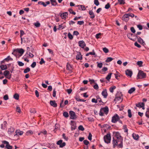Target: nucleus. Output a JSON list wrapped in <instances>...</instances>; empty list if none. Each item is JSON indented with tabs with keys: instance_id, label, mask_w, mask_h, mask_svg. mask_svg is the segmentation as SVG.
Returning <instances> with one entry per match:
<instances>
[{
	"instance_id": "obj_15",
	"label": "nucleus",
	"mask_w": 149,
	"mask_h": 149,
	"mask_svg": "<svg viewBox=\"0 0 149 149\" xmlns=\"http://www.w3.org/2000/svg\"><path fill=\"white\" fill-rule=\"evenodd\" d=\"M76 59L77 60H81L82 59V56L80 52H78L76 56Z\"/></svg>"
},
{
	"instance_id": "obj_36",
	"label": "nucleus",
	"mask_w": 149,
	"mask_h": 149,
	"mask_svg": "<svg viewBox=\"0 0 149 149\" xmlns=\"http://www.w3.org/2000/svg\"><path fill=\"white\" fill-rule=\"evenodd\" d=\"M30 71V68L29 67H27L26 69L24 70V73H26Z\"/></svg>"
},
{
	"instance_id": "obj_21",
	"label": "nucleus",
	"mask_w": 149,
	"mask_h": 149,
	"mask_svg": "<svg viewBox=\"0 0 149 149\" xmlns=\"http://www.w3.org/2000/svg\"><path fill=\"white\" fill-rule=\"evenodd\" d=\"M14 131L15 129L13 127H11L8 129V133L9 134H11L14 132Z\"/></svg>"
},
{
	"instance_id": "obj_6",
	"label": "nucleus",
	"mask_w": 149,
	"mask_h": 149,
	"mask_svg": "<svg viewBox=\"0 0 149 149\" xmlns=\"http://www.w3.org/2000/svg\"><path fill=\"white\" fill-rule=\"evenodd\" d=\"M123 100V97L122 95L118 96L117 95L115 97L114 101L116 103L118 102L119 103L122 101Z\"/></svg>"
},
{
	"instance_id": "obj_55",
	"label": "nucleus",
	"mask_w": 149,
	"mask_h": 149,
	"mask_svg": "<svg viewBox=\"0 0 149 149\" xmlns=\"http://www.w3.org/2000/svg\"><path fill=\"white\" fill-rule=\"evenodd\" d=\"M4 60H6L7 61H8L9 60L12 61L13 60V58H11L10 56H8L6 58L4 59Z\"/></svg>"
},
{
	"instance_id": "obj_28",
	"label": "nucleus",
	"mask_w": 149,
	"mask_h": 149,
	"mask_svg": "<svg viewBox=\"0 0 149 149\" xmlns=\"http://www.w3.org/2000/svg\"><path fill=\"white\" fill-rule=\"evenodd\" d=\"M135 90V88L134 87H132L128 91V93L131 94Z\"/></svg>"
},
{
	"instance_id": "obj_45",
	"label": "nucleus",
	"mask_w": 149,
	"mask_h": 149,
	"mask_svg": "<svg viewBox=\"0 0 149 149\" xmlns=\"http://www.w3.org/2000/svg\"><path fill=\"white\" fill-rule=\"evenodd\" d=\"M103 52L105 53H107L109 52V49L106 47H104L102 49Z\"/></svg>"
},
{
	"instance_id": "obj_46",
	"label": "nucleus",
	"mask_w": 149,
	"mask_h": 149,
	"mask_svg": "<svg viewBox=\"0 0 149 149\" xmlns=\"http://www.w3.org/2000/svg\"><path fill=\"white\" fill-rule=\"evenodd\" d=\"M63 115L65 118H68L69 116L68 113L67 112H64L63 113Z\"/></svg>"
},
{
	"instance_id": "obj_18",
	"label": "nucleus",
	"mask_w": 149,
	"mask_h": 149,
	"mask_svg": "<svg viewBox=\"0 0 149 149\" xmlns=\"http://www.w3.org/2000/svg\"><path fill=\"white\" fill-rule=\"evenodd\" d=\"M68 15V13L67 12H65L61 13L60 15V16L63 19H66Z\"/></svg>"
},
{
	"instance_id": "obj_41",
	"label": "nucleus",
	"mask_w": 149,
	"mask_h": 149,
	"mask_svg": "<svg viewBox=\"0 0 149 149\" xmlns=\"http://www.w3.org/2000/svg\"><path fill=\"white\" fill-rule=\"evenodd\" d=\"M38 4L42 5L44 7H46L47 4L44 2L42 1H40L38 2Z\"/></svg>"
},
{
	"instance_id": "obj_60",
	"label": "nucleus",
	"mask_w": 149,
	"mask_h": 149,
	"mask_svg": "<svg viewBox=\"0 0 149 149\" xmlns=\"http://www.w3.org/2000/svg\"><path fill=\"white\" fill-rule=\"evenodd\" d=\"M110 7V5L109 3H108L105 6V8L106 9H108Z\"/></svg>"
},
{
	"instance_id": "obj_37",
	"label": "nucleus",
	"mask_w": 149,
	"mask_h": 149,
	"mask_svg": "<svg viewBox=\"0 0 149 149\" xmlns=\"http://www.w3.org/2000/svg\"><path fill=\"white\" fill-rule=\"evenodd\" d=\"M123 129L124 130V131L125 132H128V130L127 128V126L126 125H124L123 126Z\"/></svg>"
},
{
	"instance_id": "obj_44",
	"label": "nucleus",
	"mask_w": 149,
	"mask_h": 149,
	"mask_svg": "<svg viewBox=\"0 0 149 149\" xmlns=\"http://www.w3.org/2000/svg\"><path fill=\"white\" fill-rule=\"evenodd\" d=\"M97 66L100 68H101L102 66V63H99L98 62H97Z\"/></svg>"
},
{
	"instance_id": "obj_2",
	"label": "nucleus",
	"mask_w": 149,
	"mask_h": 149,
	"mask_svg": "<svg viewBox=\"0 0 149 149\" xmlns=\"http://www.w3.org/2000/svg\"><path fill=\"white\" fill-rule=\"evenodd\" d=\"M109 108L108 107H104L100 109L99 114L100 116H104V113L107 114L108 113Z\"/></svg>"
},
{
	"instance_id": "obj_52",
	"label": "nucleus",
	"mask_w": 149,
	"mask_h": 149,
	"mask_svg": "<svg viewBox=\"0 0 149 149\" xmlns=\"http://www.w3.org/2000/svg\"><path fill=\"white\" fill-rule=\"evenodd\" d=\"M30 111L31 113H36V111L34 109H31Z\"/></svg>"
},
{
	"instance_id": "obj_4",
	"label": "nucleus",
	"mask_w": 149,
	"mask_h": 149,
	"mask_svg": "<svg viewBox=\"0 0 149 149\" xmlns=\"http://www.w3.org/2000/svg\"><path fill=\"white\" fill-rule=\"evenodd\" d=\"M104 139L105 142L107 143H110L111 137L110 134H107L104 136Z\"/></svg>"
},
{
	"instance_id": "obj_49",
	"label": "nucleus",
	"mask_w": 149,
	"mask_h": 149,
	"mask_svg": "<svg viewBox=\"0 0 149 149\" xmlns=\"http://www.w3.org/2000/svg\"><path fill=\"white\" fill-rule=\"evenodd\" d=\"M33 133V132L31 130H29L26 133V135H28L29 134H32Z\"/></svg>"
},
{
	"instance_id": "obj_51",
	"label": "nucleus",
	"mask_w": 149,
	"mask_h": 149,
	"mask_svg": "<svg viewBox=\"0 0 149 149\" xmlns=\"http://www.w3.org/2000/svg\"><path fill=\"white\" fill-rule=\"evenodd\" d=\"M118 1L120 4H124L125 3L124 0H118Z\"/></svg>"
},
{
	"instance_id": "obj_53",
	"label": "nucleus",
	"mask_w": 149,
	"mask_h": 149,
	"mask_svg": "<svg viewBox=\"0 0 149 149\" xmlns=\"http://www.w3.org/2000/svg\"><path fill=\"white\" fill-rule=\"evenodd\" d=\"M78 129L79 130L83 131L84 130V128L82 125H80L78 127Z\"/></svg>"
},
{
	"instance_id": "obj_31",
	"label": "nucleus",
	"mask_w": 149,
	"mask_h": 149,
	"mask_svg": "<svg viewBox=\"0 0 149 149\" xmlns=\"http://www.w3.org/2000/svg\"><path fill=\"white\" fill-rule=\"evenodd\" d=\"M66 66L67 70H72V67L68 63H67Z\"/></svg>"
},
{
	"instance_id": "obj_50",
	"label": "nucleus",
	"mask_w": 149,
	"mask_h": 149,
	"mask_svg": "<svg viewBox=\"0 0 149 149\" xmlns=\"http://www.w3.org/2000/svg\"><path fill=\"white\" fill-rule=\"evenodd\" d=\"M16 111L19 113H21V109L18 106H17L16 107Z\"/></svg>"
},
{
	"instance_id": "obj_19",
	"label": "nucleus",
	"mask_w": 149,
	"mask_h": 149,
	"mask_svg": "<svg viewBox=\"0 0 149 149\" xmlns=\"http://www.w3.org/2000/svg\"><path fill=\"white\" fill-rule=\"evenodd\" d=\"M16 134L14 135V136L15 135H22L23 134V132L22 131H20L19 130H16L15 131Z\"/></svg>"
},
{
	"instance_id": "obj_47",
	"label": "nucleus",
	"mask_w": 149,
	"mask_h": 149,
	"mask_svg": "<svg viewBox=\"0 0 149 149\" xmlns=\"http://www.w3.org/2000/svg\"><path fill=\"white\" fill-rule=\"evenodd\" d=\"M89 54L91 55H94L95 57L97 56V55L95 54L94 49L93 50L92 52H89Z\"/></svg>"
},
{
	"instance_id": "obj_63",
	"label": "nucleus",
	"mask_w": 149,
	"mask_h": 149,
	"mask_svg": "<svg viewBox=\"0 0 149 149\" xmlns=\"http://www.w3.org/2000/svg\"><path fill=\"white\" fill-rule=\"evenodd\" d=\"M63 138L65 140L67 141L68 139V138L66 137L65 134L63 133L62 134Z\"/></svg>"
},
{
	"instance_id": "obj_33",
	"label": "nucleus",
	"mask_w": 149,
	"mask_h": 149,
	"mask_svg": "<svg viewBox=\"0 0 149 149\" xmlns=\"http://www.w3.org/2000/svg\"><path fill=\"white\" fill-rule=\"evenodd\" d=\"M10 74V72L9 71L6 70H5V71L4 72L3 74L4 75V76L6 77L8 75Z\"/></svg>"
},
{
	"instance_id": "obj_54",
	"label": "nucleus",
	"mask_w": 149,
	"mask_h": 149,
	"mask_svg": "<svg viewBox=\"0 0 149 149\" xmlns=\"http://www.w3.org/2000/svg\"><path fill=\"white\" fill-rule=\"evenodd\" d=\"M114 75L115 76L116 78L118 79V77L120 76L119 73L117 72H116V73L114 74Z\"/></svg>"
},
{
	"instance_id": "obj_26",
	"label": "nucleus",
	"mask_w": 149,
	"mask_h": 149,
	"mask_svg": "<svg viewBox=\"0 0 149 149\" xmlns=\"http://www.w3.org/2000/svg\"><path fill=\"white\" fill-rule=\"evenodd\" d=\"M51 2V3L52 6H56L57 5V3L56 0H50Z\"/></svg>"
},
{
	"instance_id": "obj_3",
	"label": "nucleus",
	"mask_w": 149,
	"mask_h": 149,
	"mask_svg": "<svg viewBox=\"0 0 149 149\" xmlns=\"http://www.w3.org/2000/svg\"><path fill=\"white\" fill-rule=\"evenodd\" d=\"M146 77V74L141 70L139 71L138 74L137 75V79H141L145 78Z\"/></svg>"
},
{
	"instance_id": "obj_56",
	"label": "nucleus",
	"mask_w": 149,
	"mask_h": 149,
	"mask_svg": "<svg viewBox=\"0 0 149 149\" xmlns=\"http://www.w3.org/2000/svg\"><path fill=\"white\" fill-rule=\"evenodd\" d=\"M94 3L96 6H98L99 5V2L98 0H94Z\"/></svg>"
},
{
	"instance_id": "obj_22",
	"label": "nucleus",
	"mask_w": 149,
	"mask_h": 149,
	"mask_svg": "<svg viewBox=\"0 0 149 149\" xmlns=\"http://www.w3.org/2000/svg\"><path fill=\"white\" fill-rule=\"evenodd\" d=\"M89 14L90 15V17L91 18L93 19L95 17V15L92 10H90L89 11Z\"/></svg>"
},
{
	"instance_id": "obj_14",
	"label": "nucleus",
	"mask_w": 149,
	"mask_h": 149,
	"mask_svg": "<svg viewBox=\"0 0 149 149\" xmlns=\"http://www.w3.org/2000/svg\"><path fill=\"white\" fill-rule=\"evenodd\" d=\"M134 35H133L132 33H129L127 35L128 38L130 40L134 41L135 40V37L134 36Z\"/></svg>"
},
{
	"instance_id": "obj_39",
	"label": "nucleus",
	"mask_w": 149,
	"mask_h": 149,
	"mask_svg": "<svg viewBox=\"0 0 149 149\" xmlns=\"http://www.w3.org/2000/svg\"><path fill=\"white\" fill-rule=\"evenodd\" d=\"M143 62L142 61H138L137 62L136 64H137V65L139 66V67H141L142 66V65L143 64Z\"/></svg>"
},
{
	"instance_id": "obj_35",
	"label": "nucleus",
	"mask_w": 149,
	"mask_h": 149,
	"mask_svg": "<svg viewBox=\"0 0 149 149\" xmlns=\"http://www.w3.org/2000/svg\"><path fill=\"white\" fill-rule=\"evenodd\" d=\"M78 6H79V9L80 10H85V6L83 5H79Z\"/></svg>"
},
{
	"instance_id": "obj_43",
	"label": "nucleus",
	"mask_w": 149,
	"mask_h": 149,
	"mask_svg": "<svg viewBox=\"0 0 149 149\" xmlns=\"http://www.w3.org/2000/svg\"><path fill=\"white\" fill-rule=\"evenodd\" d=\"M127 112L128 113V116L129 118H131L132 117V114L131 113V110L130 109L128 110Z\"/></svg>"
},
{
	"instance_id": "obj_38",
	"label": "nucleus",
	"mask_w": 149,
	"mask_h": 149,
	"mask_svg": "<svg viewBox=\"0 0 149 149\" xmlns=\"http://www.w3.org/2000/svg\"><path fill=\"white\" fill-rule=\"evenodd\" d=\"M145 115L147 118H149V108L147 109Z\"/></svg>"
},
{
	"instance_id": "obj_58",
	"label": "nucleus",
	"mask_w": 149,
	"mask_h": 149,
	"mask_svg": "<svg viewBox=\"0 0 149 149\" xmlns=\"http://www.w3.org/2000/svg\"><path fill=\"white\" fill-rule=\"evenodd\" d=\"M69 11L70 12V13L73 14L74 15H75L76 14V13L73 11L72 9H69Z\"/></svg>"
},
{
	"instance_id": "obj_17",
	"label": "nucleus",
	"mask_w": 149,
	"mask_h": 149,
	"mask_svg": "<svg viewBox=\"0 0 149 149\" xmlns=\"http://www.w3.org/2000/svg\"><path fill=\"white\" fill-rule=\"evenodd\" d=\"M125 74L131 77L132 74V72L131 70H127L125 71Z\"/></svg>"
},
{
	"instance_id": "obj_61",
	"label": "nucleus",
	"mask_w": 149,
	"mask_h": 149,
	"mask_svg": "<svg viewBox=\"0 0 149 149\" xmlns=\"http://www.w3.org/2000/svg\"><path fill=\"white\" fill-rule=\"evenodd\" d=\"M36 65V63L35 62H33L31 65V66L32 68H33Z\"/></svg>"
},
{
	"instance_id": "obj_23",
	"label": "nucleus",
	"mask_w": 149,
	"mask_h": 149,
	"mask_svg": "<svg viewBox=\"0 0 149 149\" xmlns=\"http://www.w3.org/2000/svg\"><path fill=\"white\" fill-rule=\"evenodd\" d=\"M7 123L6 121H4L3 124L1 125V128L2 129H4L6 128Z\"/></svg>"
},
{
	"instance_id": "obj_40",
	"label": "nucleus",
	"mask_w": 149,
	"mask_h": 149,
	"mask_svg": "<svg viewBox=\"0 0 149 149\" xmlns=\"http://www.w3.org/2000/svg\"><path fill=\"white\" fill-rule=\"evenodd\" d=\"M19 95L17 93L15 94L13 96V97L16 100H18L19 99Z\"/></svg>"
},
{
	"instance_id": "obj_8",
	"label": "nucleus",
	"mask_w": 149,
	"mask_h": 149,
	"mask_svg": "<svg viewBox=\"0 0 149 149\" xmlns=\"http://www.w3.org/2000/svg\"><path fill=\"white\" fill-rule=\"evenodd\" d=\"M135 37V39L136 40V38L138 39V41L141 44L144 45L145 44L143 40L140 37H138L136 35H134Z\"/></svg>"
},
{
	"instance_id": "obj_9",
	"label": "nucleus",
	"mask_w": 149,
	"mask_h": 149,
	"mask_svg": "<svg viewBox=\"0 0 149 149\" xmlns=\"http://www.w3.org/2000/svg\"><path fill=\"white\" fill-rule=\"evenodd\" d=\"M4 144H5L6 146L5 148L7 149H12L13 146L10 145L9 144V143L6 141H4L2 142Z\"/></svg>"
},
{
	"instance_id": "obj_29",
	"label": "nucleus",
	"mask_w": 149,
	"mask_h": 149,
	"mask_svg": "<svg viewBox=\"0 0 149 149\" xmlns=\"http://www.w3.org/2000/svg\"><path fill=\"white\" fill-rule=\"evenodd\" d=\"M132 136L133 139L136 140H138L139 137L138 134H134V133L132 134Z\"/></svg>"
},
{
	"instance_id": "obj_32",
	"label": "nucleus",
	"mask_w": 149,
	"mask_h": 149,
	"mask_svg": "<svg viewBox=\"0 0 149 149\" xmlns=\"http://www.w3.org/2000/svg\"><path fill=\"white\" fill-rule=\"evenodd\" d=\"M116 88V87L115 86H113L109 88L110 91L112 93H113L114 91V90Z\"/></svg>"
},
{
	"instance_id": "obj_59",
	"label": "nucleus",
	"mask_w": 149,
	"mask_h": 149,
	"mask_svg": "<svg viewBox=\"0 0 149 149\" xmlns=\"http://www.w3.org/2000/svg\"><path fill=\"white\" fill-rule=\"evenodd\" d=\"M18 65L20 66H22L24 65V63L21 61H18L17 62Z\"/></svg>"
},
{
	"instance_id": "obj_42",
	"label": "nucleus",
	"mask_w": 149,
	"mask_h": 149,
	"mask_svg": "<svg viewBox=\"0 0 149 149\" xmlns=\"http://www.w3.org/2000/svg\"><path fill=\"white\" fill-rule=\"evenodd\" d=\"M112 74V73H109L108 74V75L106 77V79L107 80H109L111 79V75Z\"/></svg>"
},
{
	"instance_id": "obj_11",
	"label": "nucleus",
	"mask_w": 149,
	"mask_h": 149,
	"mask_svg": "<svg viewBox=\"0 0 149 149\" xmlns=\"http://www.w3.org/2000/svg\"><path fill=\"white\" fill-rule=\"evenodd\" d=\"M101 94L104 98H107L108 95L107 89H104L102 92Z\"/></svg>"
},
{
	"instance_id": "obj_30",
	"label": "nucleus",
	"mask_w": 149,
	"mask_h": 149,
	"mask_svg": "<svg viewBox=\"0 0 149 149\" xmlns=\"http://www.w3.org/2000/svg\"><path fill=\"white\" fill-rule=\"evenodd\" d=\"M0 68L2 70H4L7 69V67L6 65H0Z\"/></svg>"
},
{
	"instance_id": "obj_1",
	"label": "nucleus",
	"mask_w": 149,
	"mask_h": 149,
	"mask_svg": "<svg viewBox=\"0 0 149 149\" xmlns=\"http://www.w3.org/2000/svg\"><path fill=\"white\" fill-rule=\"evenodd\" d=\"M113 135L114 136L112 141L113 148H115L116 146H118V147L122 148L123 139L120 134L118 132H113Z\"/></svg>"
},
{
	"instance_id": "obj_12",
	"label": "nucleus",
	"mask_w": 149,
	"mask_h": 149,
	"mask_svg": "<svg viewBox=\"0 0 149 149\" xmlns=\"http://www.w3.org/2000/svg\"><path fill=\"white\" fill-rule=\"evenodd\" d=\"M79 46L82 48H84L86 46V45L83 40L80 41L78 42Z\"/></svg>"
},
{
	"instance_id": "obj_57",
	"label": "nucleus",
	"mask_w": 149,
	"mask_h": 149,
	"mask_svg": "<svg viewBox=\"0 0 149 149\" xmlns=\"http://www.w3.org/2000/svg\"><path fill=\"white\" fill-rule=\"evenodd\" d=\"M93 87L94 89L96 90H98L99 88L98 85L96 83H95V85L93 86Z\"/></svg>"
},
{
	"instance_id": "obj_5",
	"label": "nucleus",
	"mask_w": 149,
	"mask_h": 149,
	"mask_svg": "<svg viewBox=\"0 0 149 149\" xmlns=\"http://www.w3.org/2000/svg\"><path fill=\"white\" fill-rule=\"evenodd\" d=\"M120 118L119 116L117 114H115L112 117L111 119V122L113 123H116V122L119 120Z\"/></svg>"
},
{
	"instance_id": "obj_10",
	"label": "nucleus",
	"mask_w": 149,
	"mask_h": 149,
	"mask_svg": "<svg viewBox=\"0 0 149 149\" xmlns=\"http://www.w3.org/2000/svg\"><path fill=\"white\" fill-rule=\"evenodd\" d=\"M70 118L71 119H74L76 118V115L75 112L73 111H70L69 112Z\"/></svg>"
},
{
	"instance_id": "obj_64",
	"label": "nucleus",
	"mask_w": 149,
	"mask_h": 149,
	"mask_svg": "<svg viewBox=\"0 0 149 149\" xmlns=\"http://www.w3.org/2000/svg\"><path fill=\"white\" fill-rule=\"evenodd\" d=\"M34 25L36 27H39L40 26V24L39 22H38L35 23L34 24Z\"/></svg>"
},
{
	"instance_id": "obj_27",
	"label": "nucleus",
	"mask_w": 149,
	"mask_h": 149,
	"mask_svg": "<svg viewBox=\"0 0 149 149\" xmlns=\"http://www.w3.org/2000/svg\"><path fill=\"white\" fill-rule=\"evenodd\" d=\"M17 51L20 54V55H22L24 52V50L22 49H17Z\"/></svg>"
},
{
	"instance_id": "obj_16",
	"label": "nucleus",
	"mask_w": 149,
	"mask_h": 149,
	"mask_svg": "<svg viewBox=\"0 0 149 149\" xmlns=\"http://www.w3.org/2000/svg\"><path fill=\"white\" fill-rule=\"evenodd\" d=\"M129 19V17L127 14H124L123 17V20L126 22H127Z\"/></svg>"
},
{
	"instance_id": "obj_20",
	"label": "nucleus",
	"mask_w": 149,
	"mask_h": 149,
	"mask_svg": "<svg viewBox=\"0 0 149 149\" xmlns=\"http://www.w3.org/2000/svg\"><path fill=\"white\" fill-rule=\"evenodd\" d=\"M97 100V102H99V103L98 104L99 105H101L103 103V102L102 101V100L101 98L99 96H96Z\"/></svg>"
},
{
	"instance_id": "obj_13",
	"label": "nucleus",
	"mask_w": 149,
	"mask_h": 149,
	"mask_svg": "<svg viewBox=\"0 0 149 149\" xmlns=\"http://www.w3.org/2000/svg\"><path fill=\"white\" fill-rule=\"evenodd\" d=\"M71 130L73 131L75 129L76 127V124L73 121H71Z\"/></svg>"
},
{
	"instance_id": "obj_34",
	"label": "nucleus",
	"mask_w": 149,
	"mask_h": 149,
	"mask_svg": "<svg viewBox=\"0 0 149 149\" xmlns=\"http://www.w3.org/2000/svg\"><path fill=\"white\" fill-rule=\"evenodd\" d=\"M113 59V58L111 57H108L105 60V62L106 63H108L111 61Z\"/></svg>"
},
{
	"instance_id": "obj_62",
	"label": "nucleus",
	"mask_w": 149,
	"mask_h": 149,
	"mask_svg": "<svg viewBox=\"0 0 149 149\" xmlns=\"http://www.w3.org/2000/svg\"><path fill=\"white\" fill-rule=\"evenodd\" d=\"M92 135L91 133H89L88 136V139L90 140L91 141L92 140Z\"/></svg>"
},
{
	"instance_id": "obj_48",
	"label": "nucleus",
	"mask_w": 149,
	"mask_h": 149,
	"mask_svg": "<svg viewBox=\"0 0 149 149\" xmlns=\"http://www.w3.org/2000/svg\"><path fill=\"white\" fill-rule=\"evenodd\" d=\"M68 37L69 39L72 40L73 38V36L70 33H69L68 35Z\"/></svg>"
},
{
	"instance_id": "obj_24",
	"label": "nucleus",
	"mask_w": 149,
	"mask_h": 149,
	"mask_svg": "<svg viewBox=\"0 0 149 149\" xmlns=\"http://www.w3.org/2000/svg\"><path fill=\"white\" fill-rule=\"evenodd\" d=\"M144 104L143 102H139L136 104V106L138 107L141 108L144 107Z\"/></svg>"
},
{
	"instance_id": "obj_25",
	"label": "nucleus",
	"mask_w": 149,
	"mask_h": 149,
	"mask_svg": "<svg viewBox=\"0 0 149 149\" xmlns=\"http://www.w3.org/2000/svg\"><path fill=\"white\" fill-rule=\"evenodd\" d=\"M50 105L53 107H55L57 106V104L55 101H50Z\"/></svg>"
},
{
	"instance_id": "obj_7",
	"label": "nucleus",
	"mask_w": 149,
	"mask_h": 149,
	"mask_svg": "<svg viewBox=\"0 0 149 149\" xmlns=\"http://www.w3.org/2000/svg\"><path fill=\"white\" fill-rule=\"evenodd\" d=\"M56 144L59 146L60 148H63L65 146L66 143L65 142H63L62 140H60L57 141Z\"/></svg>"
}]
</instances>
